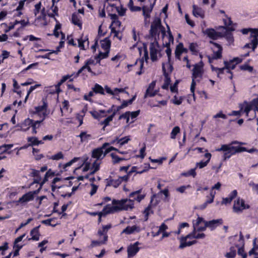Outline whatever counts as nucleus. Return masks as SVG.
<instances>
[{"label": "nucleus", "mask_w": 258, "mask_h": 258, "mask_svg": "<svg viewBox=\"0 0 258 258\" xmlns=\"http://www.w3.org/2000/svg\"><path fill=\"white\" fill-rule=\"evenodd\" d=\"M237 195V191L236 189L232 191L228 195V197L223 198L221 201V205H226L230 204L234 199H235Z\"/></svg>", "instance_id": "20"}, {"label": "nucleus", "mask_w": 258, "mask_h": 258, "mask_svg": "<svg viewBox=\"0 0 258 258\" xmlns=\"http://www.w3.org/2000/svg\"><path fill=\"white\" fill-rule=\"evenodd\" d=\"M63 84V83H61V81L60 80L57 84L54 85V91H50L49 92L50 94H54L55 93L59 94L61 91V89L60 88V86Z\"/></svg>", "instance_id": "54"}, {"label": "nucleus", "mask_w": 258, "mask_h": 258, "mask_svg": "<svg viewBox=\"0 0 258 258\" xmlns=\"http://www.w3.org/2000/svg\"><path fill=\"white\" fill-rule=\"evenodd\" d=\"M33 119L29 118L25 119L24 121L20 124H18L17 126L21 127V130L24 132L29 130L32 124Z\"/></svg>", "instance_id": "21"}, {"label": "nucleus", "mask_w": 258, "mask_h": 258, "mask_svg": "<svg viewBox=\"0 0 258 258\" xmlns=\"http://www.w3.org/2000/svg\"><path fill=\"white\" fill-rule=\"evenodd\" d=\"M43 104L35 107V113L39 115H41V112L43 110H46L48 107V104L46 99L42 98V100Z\"/></svg>", "instance_id": "25"}, {"label": "nucleus", "mask_w": 258, "mask_h": 258, "mask_svg": "<svg viewBox=\"0 0 258 258\" xmlns=\"http://www.w3.org/2000/svg\"><path fill=\"white\" fill-rule=\"evenodd\" d=\"M110 156L112 159V163L113 164H115L119 163L120 161L127 160V159L123 157H119L115 154L112 153L110 154Z\"/></svg>", "instance_id": "40"}, {"label": "nucleus", "mask_w": 258, "mask_h": 258, "mask_svg": "<svg viewBox=\"0 0 258 258\" xmlns=\"http://www.w3.org/2000/svg\"><path fill=\"white\" fill-rule=\"evenodd\" d=\"M62 107L60 108V110H61V113H62L61 116L63 115V114H62V113H63L62 109H64V110H65L66 111H68V109H69V106H70V103H69V101L64 100L62 102Z\"/></svg>", "instance_id": "58"}, {"label": "nucleus", "mask_w": 258, "mask_h": 258, "mask_svg": "<svg viewBox=\"0 0 258 258\" xmlns=\"http://www.w3.org/2000/svg\"><path fill=\"white\" fill-rule=\"evenodd\" d=\"M101 48L104 50H110L111 41L108 37L105 38L100 41Z\"/></svg>", "instance_id": "33"}, {"label": "nucleus", "mask_w": 258, "mask_h": 258, "mask_svg": "<svg viewBox=\"0 0 258 258\" xmlns=\"http://www.w3.org/2000/svg\"><path fill=\"white\" fill-rule=\"evenodd\" d=\"M78 46L80 47V48L82 50H85L86 48L85 47V45H84V43L85 42H87V47H88L89 46V39H88V36H87L86 37H85V38L83 39L82 38H81L80 39H79L78 40Z\"/></svg>", "instance_id": "38"}, {"label": "nucleus", "mask_w": 258, "mask_h": 258, "mask_svg": "<svg viewBox=\"0 0 258 258\" xmlns=\"http://www.w3.org/2000/svg\"><path fill=\"white\" fill-rule=\"evenodd\" d=\"M205 34L211 39L216 40L219 38L223 37L222 32H217L213 28H208L205 30Z\"/></svg>", "instance_id": "15"}, {"label": "nucleus", "mask_w": 258, "mask_h": 258, "mask_svg": "<svg viewBox=\"0 0 258 258\" xmlns=\"http://www.w3.org/2000/svg\"><path fill=\"white\" fill-rule=\"evenodd\" d=\"M13 92L16 93L19 96L21 97L23 95V92L24 91V89H20V85L18 84L17 81L15 79H13Z\"/></svg>", "instance_id": "32"}, {"label": "nucleus", "mask_w": 258, "mask_h": 258, "mask_svg": "<svg viewBox=\"0 0 258 258\" xmlns=\"http://www.w3.org/2000/svg\"><path fill=\"white\" fill-rule=\"evenodd\" d=\"M239 110L235 111L233 110L231 112L228 113L229 116H240L241 113L243 112L244 108L243 104L242 103L239 104Z\"/></svg>", "instance_id": "44"}, {"label": "nucleus", "mask_w": 258, "mask_h": 258, "mask_svg": "<svg viewBox=\"0 0 258 258\" xmlns=\"http://www.w3.org/2000/svg\"><path fill=\"white\" fill-rule=\"evenodd\" d=\"M111 227L112 225L108 224L106 225H102V228L98 229L97 234L100 239H102L106 242L108 241L107 232Z\"/></svg>", "instance_id": "10"}, {"label": "nucleus", "mask_w": 258, "mask_h": 258, "mask_svg": "<svg viewBox=\"0 0 258 258\" xmlns=\"http://www.w3.org/2000/svg\"><path fill=\"white\" fill-rule=\"evenodd\" d=\"M239 144V145H245V143L240 142L237 141H233L231 142L229 145H230V148L232 151L233 155H235L237 153H241L246 151V148L241 147V146H234L233 145Z\"/></svg>", "instance_id": "13"}, {"label": "nucleus", "mask_w": 258, "mask_h": 258, "mask_svg": "<svg viewBox=\"0 0 258 258\" xmlns=\"http://www.w3.org/2000/svg\"><path fill=\"white\" fill-rule=\"evenodd\" d=\"M112 205H113V209L115 210V213L121 211H127L134 208L133 201L128 199H123L120 200L113 199L112 201Z\"/></svg>", "instance_id": "2"}, {"label": "nucleus", "mask_w": 258, "mask_h": 258, "mask_svg": "<svg viewBox=\"0 0 258 258\" xmlns=\"http://www.w3.org/2000/svg\"><path fill=\"white\" fill-rule=\"evenodd\" d=\"M90 113L95 119H99L102 117H105L106 116V114H100L99 110L92 111H90Z\"/></svg>", "instance_id": "53"}, {"label": "nucleus", "mask_w": 258, "mask_h": 258, "mask_svg": "<svg viewBox=\"0 0 258 258\" xmlns=\"http://www.w3.org/2000/svg\"><path fill=\"white\" fill-rule=\"evenodd\" d=\"M186 49L184 48L183 44L180 43L178 44L175 49V57L180 59L181 54L184 52H186Z\"/></svg>", "instance_id": "29"}, {"label": "nucleus", "mask_w": 258, "mask_h": 258, "mask_svg": "<svg viewBox=\"0 0 258 258\" xmlns=\"http://www.w3.org/2000/svg\"><path fill=\"white\" fill-rule=\"evenodd\" d=\"M198 45L196 43H191L189 46V49L192 52L193 55H197L199 53L198 49Z\"/></svg>", "instance_id": "45"}, {"label": "nucleus", "mask_w": 258, "mask_h": 258, "mask_svg": "<svg viewBox=\"0 0 258 258\" xmlns=\"http://www.w3.org/2000/svg\"><path fill=\"white\" fill-rule=\"evenodd\" d=\"M243 34H247L250 32L249 39H251L252 43L253 44V48H256L258 45V28H244L241 30Z\"/></svg>", "instance_id": "6"}, {"label": "nucleus", "mask_w": 258, "mask_h": 258, "mask_svg": "<svg viewBox=\"0 0 258 258\" xmlns=\"http://www.w3.org/2000/svg\"><path fill=\"white\" fill-rule=\"evenodd\" d=\"M211 69L212 71H215L217 72V77L218 78L220 77V75L223 74L224 73L225 70H226L225 67L222 68H219L215 67L213 65L211 66Z\"/></svg>", "instance_id": "50"}, {"label": "nucleus", "mask_w": 258, "mask_h": 258, "mask_svg": "<svg viewBox=\"0 0 258 258\" xmlns=\"http://www.w3.org/2000/svg\"><path fill=\"white\" fill-rule=\"evenodd\" d=\"M106 243V241H105L104 240H103L102 239H100L99 238V240H92L91 241V243L90 245V247L92 248L94 247L100 246L102 244H105Z\"/></svg>", "instance_id": "48"}, {"label": "nucleus", "mask_w": 258, "mask_h": 258, "mask_svg": "<svg viewBox=\"0 0 258 258\" xmlns=\"http://www.w3.org/2000/svg\"><path fill=\"white\" fill-rule=\"evenodd\" d=\"M72 23L75 25L78 26L80 30L82 29V22L81 18L75 13L72 14Z\"/></svg>", "instance_id": "28"}, {"label": "nucleus", "mask_w": 258, "mask_h": 258, "mask_svg": "<svg viewBox=\"0 0 258 258\" xmlns=\"http://www.w3.org/2000/svg\"><path fill=\"white\" fill-rule=\"evenodd\" d=\"M81 139V142H84L91 138V135L87 134L86 132H81L78 136Z\"/></svg>", "instance_id": "52"}, {"label": "nucleus", "mask_w": 258, "mask_h": 258, "mask_svg": "<svg viewBox=\"0 0 258 258\" xmlns=\"http://www.w3.org/2000/svg\"><path fill=\"white\" fill-rule=\"evenodd\" d=\"M162 69L163 73V75L165 77L164 84L162 86L163 89H168L169 86L171 82V79L170 77V74L167 72L166 69L165 68V63L163 62L162 64Z\"/></svg>", "instance_id": "17"}, {"label": "nucleus", "mask_w": 258, "mask_h": 258, "mask_svg": "<svg viewBox=\"0 0 258 258\" xmlns=\"http://www.w3.org/2000/svg\"><path fill=\"white\" fill-rule=\"evenodd\" d=\"M204 74L203 69L199 67L198 65H194L192 69V73L191 78L194 80L198 78H202Z\"/></svg>", "instance_id": "19"}, {"label": "nucleus", "mask_w": 258, "mask_h": 258, "mask_svg": "<svg viewBox=\"0 0 258 258\" xmlns=\"http://www.w3.org/2000/svg\"><path fill=\"white\" fill-rule=\"evenodd\" d=\"M244 104L250 106L252 109H253L258 106V100L255 98L252 99L250 102H248L247 101H244Z\"/></svg>", "instance_id": "49"}, {"label": "nucleus", "mask_w": 258, "mask_h": 258, "mask_svg": "<svg viewBox=\"0 0 258 258\" xmlns=\"http://www.w3.org/2000/svg\"><path fill=\"white\" fill-rule=\"evenodd\" d=\"M225 26L223 28L225 29V32L223 33V37H225L226 39L229 44L232 43L234 42V37L231 33L232 31H234V27L232 26V21L230 18L227 17L226 19H223Z\"/></svg>", "instance_id": "4"}, {"label": "nucleus", "mask_w": 258, "mask_h": 258, "mask_svg": "<svg viewBox=\"0 0 258 258\" xmlns=\"http://www.w3.org/2000/svg\"><path fill=\"white\" fill-rule=\"evenodd\" d=\"M216 151L218 152H224L223 156L224 160H226L227 159L230 158L231 156L233 155L232 151L230 148V145L229 144L222 145L221 148L216 149Z\"/></svg>", "instance_id": "9"}, {"label": "nucleus", "mask_w": 258, "mask_h": 258, "mask_svg": "<svg viewBox=\"0 0 258 258\" xmlns=\"http://www.w3.org/2000/svg\"><path fill=\"white\" fill-rule=\"evenodd\" d=\"M140 244L139 241H137L134 244H130L127 248V257L130 258L135 256L139 251L140 247L138 245Z\"/></svg>", "instance_id": "14"}, {"label": "nucleus", "mask_w": 258, "mask_h": 258, "mask_svg": "<svg viewBox=\"0 0 258 258\" xmlns=\"http://www.w3.org/2000/svg\"><path fill=\"white\" fill-rule=\"evenodd\" d=\"M205 237V234L204 233H194L189 234L185 236H182L180 238V245L179 246V249H183L187 246H190L197 243L196 240H193L191 241H186L187 239L195 238L196 239L204 238Z\"/></svg>", "instance_id": "3"}, {"label": "nucleus", "mask_w": 258, "mask_h": 258, "mask_svg": "<svg viewBox=\"0 0 258 258\" xmlns=\"http://www.w3.org/2000/svg\"><path fill=\"white\" fill-rule=\"evenodd\" d=\"M192 14L197 18H204L205 17L204 10L195 5L192 6Z\"/></svg>", "instance_id": "22"}, {"label": "nucleus", "mask_w": 258, "mask_h": 258, "mask_svg": "<svg viewBox=\"0 0 258 258\" xmlns=\"http://www.w3.org/2000/svg\"><path fill=\"white\" fill-rule=\"evenodd\" d=\"M180 128L178 126H175L174 127L170 133V138L172 139H175L176 138V136L180 133Z\"/></svg>", "instance_id": "46"}, {"label": "nucleus", "mask_w": 258, "mask_h": 258, "mask_svg": "<svg viewBox=\"0 0 258 258\" xmlns=\"http://www.w3.org/2000/svg\"><path fill=\"white\" fill-rule=\"evenodd\" d=\"M54 175V172H53L51 169H49L46 171L43 179H44V181H47L49 177H52Z\"/></svg>", "instance_id": "59"}, {"label": "nucleus", "mask_w": 258, "mask_h": 258, "mask_svg": "<svg viewBox=\"0 0 258 258\" xmlns=\"http://www.w3.org/2000/svg\"><path fill=\"white\" fill-rule=\"evenodd\" d=\"M41 85L40 84H36L34 86H31L29 88V89L27 90V95L25 97V100H24V102L26 103L28 98H29V96L30 95V94L35 90L36 89V88L39 87H41Z\"/></svg>", "instance_id": "43"}, {"label": "nucleus", "mask_w": 258, "mask_h": 258, "mask_svg": "<svg viewBox=\"0 0 258 258\" xmlns=\"http://www.w3.org/2000/svg\"><path fill=\"white\" fill-rule=\"evenodd\" d=\"M27 141L29 142L28 146H38L39 144H43L41 140H38L37 137H30L27 138Z\"/></svg>", "instance_id": "30"}, {"label": "nucleus", "mask_w": 258, "mask_h": 258, "mask_svg": "<svg viewBox=\"0 0 258 258\" xmlns=\"http://www.w3.org/2000/svg\"><path fill=\"white\" fill-rule=\"evenodd\" d=\"M135 231L139 232L140 228L136 225H134L133 226H127L125 229H123L122 233H125L126 234H131L133 233Z\"/></svg>", "instance_id": "34"}, {"label": "nucleus", "mask_w": 258, "mask_h": 258, "mask_svg": "<svg viewBox=\"0 0 258 258\" xmlns=\"http://www.w3.org/2000/svg\"><path fill=\"white\" fill-rule=\"evenodd\" d=\"M106 186H113L115 188H116L118 187L121 184H120V181L118 180L117 178V179H113L111 178H108L106 179Z\"/></svg>", "instance_id": "31"}, {"label": "nucleus", "mask_w": 258, "mask_h": 258, "mask_svg": "<svg viewBox=\"0 0 258 258\" xmlns=\"http://www.w3.org/2000/svg\"><path fill=\"white\" fill-rule=\"evenodd\" d=\"M152 168V167L150 166V165L149 163H145L144 164V169L141 170H139L138 169L137 171V174H142L144 172H146L149 170V169Z\"/></svg>", "instance_id": "60"}, {"label": "nucleus", "mask_w": 258, "mask_h": 258, "mask_svg": "<svg viewBox=\"0 0 258 258\" xmlns=\"http://www.w3.org/2000/svg\"><path fill=\"white\" fill-rule=\"evenodd\" d=\"M250 207L248 204L245 203V201L243 199L239 197L234 201L232 210L234 213L239 214L241 213L244 210L248 209Z\"/></svg>", "instance_id": "5"}, {"label": "nucleus", "mask_w": 258, "mask_h": 258, "mask_svg": "<svg viewBox=\"0 0 258 258\" xmlns=\"http://www.w3.org/2000/svg\"><path fill=\"white\" fill-rule=\"evenodd\" d=\"M42 118L41 120H36L35 121L33 120L32 124L31 125V127H32V128H34L37 130L38 128L40 125L41 123L43 122V121L45 119L46 116V113L45 112H44L42 113Z\"/></svg>", "instance_id": "35"}, {"label": "nucleus", "mask_w": 258, "mask_h": 258, "mask_svg": "<svg viewBox=\"0 0 258 258\" xmlns=\"http://www.w3.org/2000/svg\"><path fill=\"white\" fill-rule=\"evenodd\" d=\"M240 68L241 70L248 71L249 72H252L253 70V67L250 66L248 64H244L241 65L240 66Z\"/></svg>", "instance_id": "62"}, {"label": "nucleus", "mask_w": 258, "mask_h": 258, "mask_svg": "<svg viewBox=\"0 0 258 258\" xmlns=\"http://www.w3.org/2000/svg\"><path fill=\"white\" fill-rule=\"evenodd\" d=\"M146 195L145 192H143V188H141L139 190L131 192L128 195V197L133 199V200H132L133 201V202L134 201H136L140 203L145 199Z\"/></svg>", "instance_id": "8"}, {"label": "nucleus", "mask_w": 258, "mask_h": 258, "mask_svg": "<svg viewBox=\"0 0 258 258\" xmlns=\"http://www.w3.org/2000/svg\"><path fill=\"white\" fill-rule=\"evenodd\" d=\"M206 221L203 218L198 217L196 222H193V225L195 229H197L198 231H203L204 230H199V228L203 227Z\"/></svg>", "instance_id": "27"}, {"label": "nucleus", "mask_w": 258, "mask_h": 258, "mask_svg": "<svg viewBox=\"0 0 258 258\" xmlns=\"http://www.w3.org/2000/svg\"><path fill=\"white\" fill-rule=\"evenodd\" d=\"M104 52H100L97 58H99V59L97 60V62L99 63L100 59H104L107 58L108 56V54L109 53V50H105Z\"/></svg>", "instance_id": "55"}, {"label": "nucleus", "mask_w": 258, "mask_h": 258, "mask_svg": "<svg viewBox=\"0 0 258 258\" xmlns=\"http://www.w3.org/2000/svg\"><path fill=\"white\" fill-rule=\"evenodd\" d=\"M155 2H154L153 4L150 5V7H148L146 6H143L142 7L143 11V15L145 17L146 19L149 18L150 17V13L152 11L153 7L155 5Z\"/></svg>", "instance_id": "24"}, {"label": "nucleus", "mask_w": 258, "mask_h": 258, "mask_svg": "<svg viewBox=\"0 0 258 258\" xmlns=\"http://www.w3.org/2000/svg\"><path fill=\"white\" fill-rule=\"evenodd\" d=\"M109 146V144L107 143H104L102 147L94 149L92 152V157L97 160L103 159L104 157L103 155V150L106 147Z\"/></svg>", "instance_id": "12"}, {"label": "nucleus", "mask_w": 258, "mask_h": 258, "mask_svg": "<svg viewBox=\"0 0 258 258\" xmlns=\"http://www.w3.org/2000/svg\"><path fill=\"white\" fill-rule=\"evenodd\" d=\"M63 155L62 153L61 152H59L56 154H54L51 156V157L49 158L50 159H52L53 160H58L61 159H63Z\"/></svg>", "instance_id": "56"}, {"label": "nucleus", "mask_w": 258, "mask_h": 258, "mask_svg": "<svg viewBox=\"0 0 258 258\" xmlns=\"http://www.w3.org/2000/svg\"><path fill=\"white\" fill-rule=\"evenodd\" d=\"M209 162V160H206V161H201L200 162L197 163L196 167L195 168H197V167H199L200 169L206 167Z\"/></svg>", "instance_id": "64"}, {"label": "nucleus", "mask_w": 258, "mask_h": 258, "mask_svg": "<svg viewBox=\"0 0 258 258\" xmlns=\"http://www.w3.org/2000/svg\"><path fill=\"white\" fill-rule=\"evenodd\" d=\"M80 158L79 157H75L73 159H72L71 161H70L69 162H68V163H66L65 164L63 165V169H64V170H66V168L69 167V166H70L71 165H72L74 163L77 162V161H78L79 160H80Z\"/></svg>", "instance_id": "57"}, {"label": "nucleus", "mask_w": 258, "mask_h": 258, "mask_svg": "<svg viewBox=\"0 0 258 258\" xmlns=\"http://www.w3.org/2000/svg\"><path fill=\"white\" fill-rule=\"evenodd\" d=\"M196 168L190 169L187 172H183L181 173V176L184 177H188L190 176H192L193 177H195L197 175V173L196 172Z\"/></svg>", "instance_id": "41"}, {"label": "nucleus", "mask_w": 258, "mask_h": 258, "mask_svg": "<svg viewBox=\"0 0 258 258\" xmlns=\"http://www.w3.org/2000/svg\"><path fill=\"white\" fill-rule=\"evenodd\" d=\"M243 104V112L242 113H245L246 116L248 117L249 115V112L252 109L250 106H248L247 105L244 104V102L242 103Z\"/></svg>", "instance_id": "61"}, {"label": "nucleus", "mask_w": 258, "mask_h": 258, "mask_svg": "<svg viewBox=\"0 0 258 258\" xmlns=\"http://www.w3.org/2000/svg\"><path fill=\"white\" fill-rule=\"evenodd\" d=\"M159 45L157 40H154V42L150 43L149 45L150 54L151 59L153 61L157 60V53L159 52Z\"/></svg>", "instance_id": "7"}, {"label": "nucleus", "mask_w": 258, "mask_h": 258, "mask_svg": "<svg viewBox=\"0 0 258 258\" xmlns=\"http://www.w3.org/2000/svg\"><path fill=\"white\" fill-rule=\"evenodd\" d=\"M131 140V138L130 136H125L124 137L121 138L119 139L118 138V146L119 148H120L123 145H125V144H127L128 141Z\"/></svg>", "instance_id": "42"}, {"label": "nucleus", "mask_w": 258, "mask_h": 258, "mask_svg": "<svg viewBox=\"0 0 258 258\" xmlns=\"http://www.w3.org/2000/svg\"><path fill=\"white\" fill-rule=\"evenodd\" d=\"M114 117V115H110L108 116L107 118H106L103 121L100 122V124L102 125H104L103 127V129L104 130L105 127L108 126L109 124V122L113 120Z\"/></svg>", "instance_id": "47"}, {"label": "nucleus", "mask_w": 258, "mask_h": 258, "mask_svg": "<svg viewBox=\"0 0 258 258\" xmlns=\"http://www.w3.org/2000/svg\"><path fill=\"white\" fill-rule=\"evenodd\" d=\"M34 197L30 191H29L22 196V197L19 198L18 202L19 203H26L34 200Z\"/></svg>", "instance_id": "26"}, {"label": "nucleus", "mask_w": 258, "mask_h": 258, "mask_svg": "<svg viewBox=\"0 0 258 258\" xmlns=\"http://www.w3.org/2000/svg\"><path fill=\"white\" fill-rule=\"evenodd\" d=\"M155 85V81H152L149 85V86L147 89L146 93L145 94L144 98H146L148 97H152L155 96L157 94V91L156 90H154Z\"/></svg>", "instance_id": "18"}, {"label": "nucleus", "mask_w": 258, "mask_h": 258, "mask_svg": "<svg viewBox=\"0 0 258 258\" xmlns=\"http://www.w3.org/2000/svg\"><path fill=\"white\" fill-rule=\"evenodd\" d=\"M87 70L88 72L90 73L92 75L95 76V73L92 71L91 67L89 65H87L86 64H84V65L77 72L76 76L78 77L79 75L85 70Z\"/></svg>", "instance_id": "37"}, {"label": "nucleus", "mask_w": 258, "mask_h": 258, "mask_svg": "<svg viewBox=\"0 0 258 258\" xmlns=\"http://www.w3.org/2000/svg\"><path fill=\"white\" fill-rule=\"evenodd\" d=\"M103 208H106V211H107V213H108L109 214H113L115 213V210L113 209V205L111 206L110 204H108L106 205Z\"/></svg>", "instance_id": "63"}, {"label": "nucleus", "mask_w": 258, "mask_h": 258, "mask_svg": "<svg viewBox=\"0 0 258 258\" xmlns=\"http://www.w3.org/2000/svg\"><path fill=\"white\" fill-rule=\"evenodd\" d=\"M40 225L36 226L33 228L30 231V235L32 236L31 238L28 239L29 240H32L34 241H38L40 237V233L39 229Z\"/></svg>", "instance_id": "23"}, {"label": "nucleus", "mask_w": 258, "mask_h": 258, "mask_svg": "<svg viewBox=\"0 0 258 258\" xmlns=\"http://www.w3.org/2000/svg\"><path fill=\"white\" fill-rule=\"evenodd\" d=\"M160 31L164 37L166 34L165 29L162 25L160 19L156 18L151 23L149 35L150 37L154 38V40H157V38H159Z\"/></svg>", "instance_id": "1"}, {"label": "nucleus", "mask_w": 258, "mask_h": 258, "mask_svg": "<svg viewBox=\"0 0 258 258\" xmlns=\"http://www.w3.org/2000/svg\"><path fill=\"white\" fill-rule=\"evenodd\" d=\"M210 43L215 46L218 48L217 51H213L212 58L213 59H220L222 55L223 48L219 44L214 42L213 41H210Z\"/></svg>", "instance_id": "16"}, {"label": "nucleus", "mask_w": 258, "mask_h": 258, "mask_svg": "<svg viewBox=\"0 0 258 258\" xmlns=\"http://www.w3.org/2000/svg\"><path fill=\"white\" fill-rule=\"evenodd\" d=\"M92 90L95 94H100L101 95H105L104 89L103 88L98 84H95L94 86L92 88Z\"/></svg>", "instance_id": "39"}, {"label": "nucleus", "mask_w": 258, "mask_h": 258, "mask_svg": "<svg viewBox=\"0 0 258 258\" xmlns=\"http://www.w3.org/2000/svg\"><path fill=\"white\" fill-rule=\"evenodd\" d=\"M224 67L226 70H234L236 67L235 64L233 62V60L224 61Z\"/></svg>", "instance_id": "51"}, {"label": "nucleus", "mask_w": 258, "mask_h": 258, "mask_svg": "<svg viewBox=\"0 0 258 258\" xmlns=\"http://www.w3.org/2000/svg\"><path fill=\"white\" fill-rule=\"evenodd\" d=\"M223 223L222 219L213 220L209 221H206L203 227L199 228V230H205L207 227H209L211 230L214 229L218 225H221Z\"/></svg>", "instance_id": "11"}, {"label": "nucleus", "mask_w": 258, "mask_h": 258, "mask_svg": "<svg viewBox=\"0 0 258 258\" xmlns=\"http://www.w3.org/2000/svg\"><path fill=\"white\" fill-rule=\"evenodd\" d=\"M237 247H238V245H236L235 246H231L230 248V251L226 253L225 256L227 258H234L236 254V248Z\"/></svg>", "instance_id": "36"}]
</instances>
